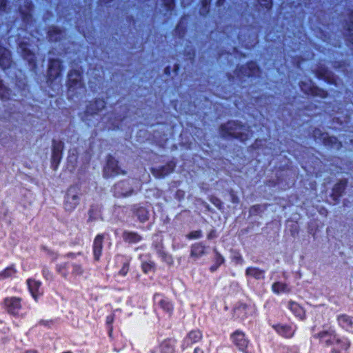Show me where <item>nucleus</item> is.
Here are the masks:
<instances>
[{"label":"nucleus","mask_w":353,"mask_h":353,"mask_svg":"<svg viewBox=\"0 0 353 353\" xmlns=\"http://www.w3.org/2000/svg\"><path fill=\"white\" fill-rule=\"evenodd\" d=\"M219 133L225 139H235L245 143L253 134L250 126L239 120H229L219 126Z\"/></svg>","instance_id":"obj_1"},{"label":"nucleus","mask_w":353,"mask_h":353,"mask_svg":"<svg viewBox=\"0 0 353 353\" xmlns=\"http://www.w3.org/2000/svg\"><path fill=\"white\" fill-rule=\"evenodd\" d=\"M66 88L69 100H74L85 92L86 88L83 72L77 69L70 70L67 76Z\"/></svg>","instance_id":"obj_2"},{"label":"nucleus","mask_w":353,"mask_h":353,"mask_svg":"<svg viewBox=\"0 0 353 353\" xmlns=\"http://www.w3.org/2000/svg\"><path fill=\"white\" fill-rule=\"evenodd\" d=\"M105 106L106 101L104 99H94L88 102L83 112L81 113V119L86 123L88 125H90L92 118L98 116Z\"/></svg>","instance_id":"obj_3"},{"label":"nucleus","mask_w":353,"mask_h":353,"mask_svg":"<svg viewBox=\"0 0 353 353\" xmlns=\"http://www.w3.org/2000/svg\"><path fill=\"white\" fill-rule=\"evenodd\" d=\"M234 74L239 79L241 78H257L261 77L262 69L256 61L253 60L248 61L245 64L238 65L234 70Z\"/></svg>","instance_id":"obj_4"},{"label":"nucleus","mask_w":353,"mask_h":353,"mask_svg":"<svg viewBox=\"0 0 353 353\" xmlns=\"http://www.w3.org/2000/svg\"><path fill=\"white\" fill-rule=\"evenodd\" d=\"M2 306L8 314L14 317L22 316L23 311L25 309L23 299L15 296L4 298Z\"/></svg>","instance_id":"obj_5"},{"label":"nucleus","mask_w":353,"mask_h":353,"mask_svg":"<svg viewBox=\"0 0 353 353\" xmlns=\"http://www.w3.org/2000/svg\"><path fill=\"white\" fill-rule=\"evenodd\" d=\"M312 137L315 141H321L323 145L337 150L343 148V143L335 136H329L327 133L321 131L319 128H314L312 131Z\"/></svg>","instance_id":"obj_6"},{"label":"nucleus","mask_w":353,"mask_h":353,"mask_svg":"<svg viewBox=\"0 0 353 353\" xmlns=\"http://www.w3.org/2000/svg\"><path fill=\"white\" fill-rule=\"evenodd\" d=\"M230 339L239 352L242 353H252L249 350V347L251 345L250 340L243 330L240 329L234 330L230 334Z\"/></svg>","instance_id":"obj_7"},{"label":"nucleus","mask_w":353,"mask_h":353,"mask_svg":"<svg viewBox=\"0 0 353 353\" xmlns=\"http://www.w3.org/2000/svg\"><path fill=\"white\" fill-rule=\"evenodd\" d=\"M299 86L301 90L306 95L314 97H317L321 99H326L329 97L327 90L316 85L311 79L309 80V82L300 81Z\"/></svg>","instance_id":"obj_8"},{"label":"nucleus","mask_w":353,"mask_h":353,"mask_svg":"<svg viewBox=\"0 0 353 353\" xmlns=\"http://www.w3.org/2000/svg\"><path fill=\"white\" fill-rule=\"evenodd\" d=\"M63 70V65L61 59L58 58L49 59L46 76L47 83L48 84H52L61 75Z\"/></svg>","instance_id":"obj_9"},{"label":"nucleus","mask_w":353,"mask_h":353,"mask_svg":"<svg viewBox=\"0 0 353 353\" xmlns=\"http://www.w3.org/2000/svg\"><path fill=\"white\" fill-rule=\"evenodd\" d=\"M79 188L77 185H70L68 188L63 202V207L65 211L71 212L79 204Z\"/></svg>","instance_id":"obj_10"},{"label":"nucleus","mask_w":353,"mask_h":353,"mask_svg":"<svg viewBox=\"0 0 353 353\" xmlns=\"http://www.w3.org/2000/svg\"><path fill=\"white\" fill-rule=\"evenodd\" d=\"M103 174L105 178H110L120 174H125V171L121 170L119 161L112 154H109L106 157V163L103 169Z\"/></svg>","instance_id":"obj_11"},{"label":"nucleus","mask_w":353,"mask_h":353,"mask_svg":"<svg viewBox=\"0 0 353 353\" xmlns=\"http://www.w3.org/2000/svg\"><path fill=\"white\" fill-rule=\"evenodd\" d=\"M19 48L23 59L27 61L30 70L36 72L38 68L37 60L35 53L29 48V43L26 41H20Z\"/></svg>","instance_id":"obj_12"},{"label":"nucleus","mask_w":353,"mask_h":353,"mask_svg":"<svg viewBox=\"0 0 353 353\" xmlns=\"http://www.w3.org/2000/svg\"><path fill=\"white\" fill-rule=\"evenodd\" d=\"M21 3L19 6L18 10L23 23L26 25L31 24L33 19V11L34 5L32 0H20Z\"/></svg>","instance_id":"obj_13"},{"label":"nucleus","mask_w":353,"mask_h":353,"mask_svg":"<svg viewBox=\"0 0 353 353\" xmlns=\"http://www.w3.org/2000/svg\"><path fill=\"white\" fill-rule=\"evenodd\" d=\"M113 196L116 198H123L131 196L134 192L129 179L121 180L116 183L112 188Z\"/></svg>","instance_id":"obj_14"},{"label":"nucleus","mask_w":353,"mask_h":353,"mask_svg":"<svg viewBox=\"0 0 353 353\" xmlns=\"http://www.w3.org/2000/svg\"><path fill=\"white\" fill-rule=\"evenodd\" d=\"M64 150V143L61 140L52 139V154H51V167L54 170H57L63 158Z\"/></svg>","instance_id":"obj_15"},{"label":"nucleus","mask_w":353,"mask_h":353,"mask_svg":"<svg viewBox=\"0 0 353 353\" xmlns=\"http://www.w3.org/2000/svg\"><path fill=\"white\" fill-rule=\"evenodd\" d=\"M147 202L135 203L130 206V212L133 217H136L137 221L144 223L150 219V209Z\"/></svg>","instance_id":"obj_16"},{"label":"nucleus","mask_w":353,"mask_h":353,"mask_svg":"<svg viewBox=\"0 0 353 353\" xmlns=\"http://www.w3.org/2000/svg\"><path fill=\"white\" fill-rule=\"evenodd\" d=\"M203 335L199 329H193L188 332L181 341V349L184 351L203 340Z\"/></svg>","instance_id":"obj_17"},{"label":"nucleus","mask_w":353,"mask_h":353,"mask_svg":"<svg viewBox=\"0 0 353 353\" xmlns=\"http://www.w3.org/2000/svg\"><path fill=\"white\" fill-rule=\"evenodd\" d=\"M153 301L163 312L171 317L174 313V305L172 301L164 294L156 292L153 295Z\"/></svg>","instance_id":"obj_18"},{"label":"nucleus","mask_w":353,"mask_h":353,"mask_svg":"<svg viewBox=\"0 0 353 353\" xmlns=\"http://www.w3.org/2000/svg\"><path fill=\"white\" fill-rule=\"evenodd\" d=\"M269 325L279 336L287 339L293 338L297 330V326L294 324L269 323Z\"/></svg>","instance_id":"obj_19"},{"label":"nucleus","mask_w":353,"mask_h":353,"mask_svg":"<svg viewBox=\"0 0 353 353\" xmlns=\"http://www.w3.org/2000/svg\"><path fill=\"white\" fill-rule=\"evenodd\" d=\"M336 336V331L332 329L321 330L313 335L314 339L319 340V344L326 347H330L335 343Z\"/></svg>","instance_id":"obj_20"},{"label":"nucleus","mask_w":353,"mask_h":353,"mask_svg":"<svg viewBox=\"0 0 353 353\" xmlns=\"http://www.w3.org/2000/svg\"><path fill=\"white\" fill-rule=\"evenodd\" d=\"M348 179L343 178L339 179L334 183L330 195L334 204H336L340 202L341 197L345 193L346 189L348 186Z\"/></svg>","instance_id":"obj_21"},{"label":"nucleus","mask_w":353,"mask_h":353,"mask_svg":"<svg viewBox=\"0 0 353 353\" xmlns=\"http://www.w3.org/2000/svg\"><path fill=\"white\" fill-rule=\"evenodd\" d=\"M253 312L254 307L252 305L239 301L232 310V316L236 319L244 321L251 316Z\"/></svg>","instance_id":"obj_22"},{"label":"nucleus","mask_w":353,"mask_h":353,"mask_svg":"<svg viewBox=\"0 0 353 353\" xmlns=\"http://www.w3.org/2000/svg\"><path fill=\"white\" fill-rule=\"evenodd\" d=\"M177 342L174 337L164 339L158 344L157 350H151L150 353H176Z\"/></svg>","instance_id":"obj_23"},{"label":"nucleus","mask_w":353,"mask_h":353,"mask_svg":"<svg viewBox=\"0 0 353 353\" xmlns=\"http://www.w3.org/2000/svg\"><path fill=\"white\" fill-rule=\"evenodd\" d=\"M314 73L319 80H323L325 83L332 85H337V77L333 72L323 65L318 66Z\"/></svg>","instance_id":"obj_24"},{"label":"nucleus","mask_w":353,"mask_h":353,"mask_svg":"<svg viewBox=\"0 0 353 353\" xmlns=\"http://www.w3.org/2000/svg\"><path fill=\"white\" fill-rule=\"evenodd\" d=\"M314 73L319 80H323L325 83L332 85H337V77L333 72L323 65L318 66Z\"/></svg>","instance_id":"obj_25"},{"label":"nucleus","mask_w":353,"mask_h":353,"mask_svg":"<svg viewBox=\"0 0 353 353\" xmlns=\"http://www.w3.org/2000/svg\"><path fill=\"white\" fill-rule=\"evenodd\" d=\"M176 163V161L172 159L159 168H151L150 171L155 178L163 179L174 171Z\"/></svg>","instance_id":"obj_26"},{"label":"nucleus","mask_w":353,"mask_h":353,"mask_svg":"<svg viewBox=\"0 0 353 353\" xmlns=\"http://www.w3.org/2000/svg\"><path fill=\"white\" fill-rule=\"evenodd\" d=\"M125 118V114H119L114 111H111L108 113L105 125L108 129L117 130L122 125Z\"/></svg>","instance_id":"obj_27"},{"label":"nucleus","mask_w":353,"mask_h":353,"mask_svg":"<svg viewBox=\"0 0 353 353\" xmlns=\"http://www.w3.org/2000/svg\"><path fill=\"white\" fill-rule=\"evenodd\" d=\"M105 234H98L93 240L92 254L94 261H99L103 254Z\"/></svg>","instance_id":"obj_28"},{"label":"nucleus","mask_w":353,"mask_h":353,"mask_svg":"<svg viewBox=\"0 0 353 353\" xmlns=\"http://www.w3.org/2000/svg\"><path fill=\"white\" fill-rule=\"evenodd\" d=\"M28 290L35 301H38L40 296L43 294L41 291V282L34 279L29 278L26 281Z\"/></svg>","instance_id":"obj_29"},{"label":"nucleus","mask_w":353,"mask_h":353,"mask_svg":"<svg viewBox=\"0 0 353 353\" xmlns=\"http://www.w3.org/2000/svg\"><path fill=\"white\" fill-rule=\"evenodd\" d=\"M274 0H255L254 4L256 11L264 15L272 12Z\"/></svg>","instance_id":"obj_30"},{"label":"nucleus","mask_w":353,"mask_h":353,"mask_svg":"<svg viewBox=\"0 0 353 353\" xmlns=\"http://www.w3.org/2000/svg\"><path fill=\"white\" fill-rule=\"evenodd\" d=\"M12 64V59L10 51L0 44V68L3 70L9 69Z\"/></svg>","instance_id":"obj_31"},{"label":"nucleus","mask_w":353,"mask_h":353,"mask_svg":"<svg viewBox=\"0 0 353 353\" xmlns=\"http://www.w3.org/2000/svg\"><path fill=\"white\" fill-rule=\"evenodd\" d=\"M339 326L348 332H353V316L347 314H341L336 316Z\"/></svg>","instance_id":"obj_32"},{"label":"nucleus","mask_w":353,"mask_h":353,"mask_svg":"<svg viewBox=\"0 0 353 353\" xmlns=\"http://www.w3.org/2000/svg\"><path fill=\"white\" fill-rule=\"evenodd\" d=\"M287 307L299 321H304L306 319L305 309L296 301L292 300L289 301L288 302Z\"/></svg>","instance_id":"obj_33"},{"label":"nucleus","mask_w":353,"mask_h":353,"mask_svg":"<svg viewBox=\"0 0 353 353\" xmlns=\"http://www.w3.org/2000/svg\"><path fill=\"white\" fill-rule=\"evenodd\" d=\"M64 30L56 26H50L46 32L47 37L50 41L58 42L63 37Z\"/></svg>","instance_id":"obj_34"},{"label":"nucleus","mask_w":353,"mask_h":353,"mask_svg":"<svg viewBox=\"0 0 353 353\" xmlns=\"http://www.w3.org/2000/svg\"><path fill=\"white\" fill-rule=\"evenodd\" d=\"M123 241L128 244H136L143 241V236L135 231L124 230L122 232Z\"/></svg>","instance_id":"obj_35"},{"label":"nucleus","mask_w":353,"mask_h":353,"mask_svg":"<svg viewBox=\"0 0 353 353\" xmlns=\"http://www.w3.org/2000/svg\"><path fill=\"white\" fill-rule=\"evenodd\" d=\"M265 271L257 267L250 266L245 270L246 276H250L256 280H262L265 279Z\"/></svg>","instance_id":"obj_36"},{"label":"nucleus","mask_w":353,"mask_h":353,"mask_svg":"<svg viewBox=\"0 0 353 353\" xmlns=\"http://www.w3.org/2000/svg\"><path fill=\"white\" fill-rule=\"evenodd\" d=\"M205 245L202 242L193 243L191 245L190 254L192 257L200 258L205 254Z\"/></svg>","instance_id":"obj_37"},{"label":"nucleus","mask_w":353,"mask_h":353,"mask_svg":"<svg viewBox=\"0 0 353 353\" xmlns=\"http://www.w3.org/2000/svg\"><path fill=\"white\" fill-rule=\"evenodd\" d=\"M70 268V263L68 261L57 263L55 266L56 272L64 279H67L69 276V270Z\"/></svg>","instance_id":"obj_38"},{"label":"nucleus","mask_w":353,"mask_h":353,"mask_svg":"<svg viewBox=\"0 0 353 353\" xmlns=\"http://www.w3.org/2000/svg\"><path fill=\"white\" fill-rule=\"evenodd\" d=\"M17 273L15 264L12 263L0 271V280H5L15 277Z\"/></svg>","instance_id":"obj_39"},{"label":"nucleus","mask_w":353,"mask_h":353,"mask_svg":"<svg viewBox=\"0 0 353 353\" xmlns=\"http://www.w3.org/2000/svg\"><path fill=\"white\" fill-rule=\"evenodd\" d=\"M186 15H182L174 30L175 34L180 38H183L185 36L187 30L185 23L184 21L186 20Z\"/></svg>","instance_id":"obj_40"},{"label":"nucleus","mask_w":353,"mask_h":353,"mask_svg":"<svg viewBox=\"0 0 353 353\" xmlns=\"http://www.w3.org/2000/svg\"><path fill=\"white\" fill-rule=\"evenodd\" d=\"M88 213V222L96 221L101 216V207L98 204H92L90 205Z\"/></svg>","instance_id":"obj_41"},{"label":"nucleus","mask_w":353,"mask_h":353,"mask_svg":"<svg viewBox=\"0 0 353 353\" xmlns=\"http://www.w3.org/2000/svg\"><path fill=\"white\" fill-rule=\"evenodd\" d=\"M272 290L274 294H280L289 292L290 290L285 283L276 281L272 285Z\"/></svg>","instance_id":"obj_42"},{"label":"nucleus","mask_w":353,"mask_h":353,"mask_svg":"<svg viewBox=\"0 0 353 353\" xmlns=\"http://www.w3.org/2000/svg\"><path fill=\"white\" fill-rule=\"evenodd\" d=\"M142 272L147 274L156 271V263L152 260L143 261L141 265Z\"/></svg>","instance_id":"obj_43"},{"label":"nucleus","mask_w":353,"mask_h":353,"mask_svg":"<svg viewBox=\"0 0 353 353\" xmlns=\"http://www.w3.org/2000/svg\"><path fill=\"white\" fill-rule=\"evenodd\" d=\"M12 90L6 86L2 79H0V99L2 101H8L10 99Z\"/></svg>","instance_id":"obj_44"},{"label":"nucleus","mask_w":353,"mask_h":353,"mask_svg":"<svg viewBox=\"0 0 353 353\" xmlns=\"http://www.w3.org/2000/svg\"><path fill=\"white\" fill-rule=\"evenodd\" d=\"M70 268H72L71 275L74 277L81 276L84 273V269L80 263H70Z\"/></svg>","instance_id":"obj_45"},{"label":"nucleus","mask_w":353,"mask_h":353,"mask_svg":"<svg viewBox=\"0 0 353 353\" xmlns=\"http://www.w3.org/2000/svg\"><path fill=\"white\" fill-rule=\"evenodd\" d=\"M335 343L340 345L342 350L347 351L351 346V341L347 337L338 338L336 336Z\"/></svg>","instance_id":"obj_46"},{"label":"nucleus","mask_w":353,"mask_h":353,"mask_svg":"<svg viewBox=\"0 0 353 353\" xmlns=\"http://www.w3.org/2000/svg\"><path fill=\"white\" fill-rule=\"evenodd\" d=\"M210 10V0H201L199 14L201 16L206 17Z\"/></svg>","instance_id":"obj_47"},{"label":"nucleus","mask_w":353,"mask_h":353,"mask_svg":"<svg viewBox=\"0 0 353 353\" xmlns=\"http://www.w3.org/2000/svg\"><path fill=\"white\" fill-rule=\"evenodd\" d=\"M345 30L346 31L345 40L349 45L353 47V23H349Z\"/></svg>","instance_id":"obj_48"},{"label":"nucleus","mask_w":353,"mask_h":353,"mask_svg":"<svg viewBox=\"0 0 353 353\" xmlns=\"http://www.w3.org/2000/svg\"><path fill=\"white\" fill-rule=\"evenodd\" d=\"M265 144V140L262 139H256L250 145V149L253 151L258 150L263 148Z\"/></svg>","instance_id":"obj_49"},{"label":"nucleus","mask_w":353,"mask_h":353,"mask_svg":"<svg viewBox=\"0 0 353 353\" xmlns=\"http://www.w3.org/2000/svg\"><path fill=\"white\" fill-rule=\"evenodd\" d=\"M159 255L163 262H165L168 265L173 263V259L172 256L164 251L159 252Z\"/></svg>","instance_id":"obj_50"},{"label":"nucleus","mask_w":353,"mask_h":353,"mask_svg":"<svg viewBox=\"0 0 353 353\" xmlns=\"http://www.w3.org/2000/svg\"><path fill=\"white\" fill-rule=\"evenodd\" d=\"M163 6L167 12H172L175 8V0H162Z\"/></svg>","instance_id":"obj_51"},{"label":"nucleus","mask_w":353,"mask_h":353,"mask_svg":"<svg viewBox=\"0 0 353 353\" xmlns=\"http://www.w3.org/2000/svg\"><path fill=\"white\" fill-rule=\"evenodd\" d=\"M281 353H298L299 348L296 345H283L280 347Z\"/></svg>","instance_id":"obj_52"},{"label":"nucleus","mask_w":353,"mask_h":353,"mask_svg":"<svg viewBox=\"0 0 353 353\" xmlns=\"http://www.w3.org/2000/svg\"><path fill=\"white\" fill-rule=\"evenodd\" d=\"M214 263L221 266L225 263V259L221 253L218 252L216 249H214Z\"/></svg>","instance_id":"obj_53"},{"label":"nucleus","mask_w":353,"mask_h":353,"mask_svg":"<svg viewBox=\"0 0 353 353\" xmlns=\"http://www.w3.org/2000/svg\"><path fill=\"white\" fill-rule=\"evenodd\" d=\"M43 277L47 281H52L53 279V273L46 266H43L41 270Z\"/></svg>","instance_id":"obj_54"},{"label":"nucleus","mask_w":353,"mask_h":353,"mask_svg":"<svg viewBox=\"0 0 353 353\" xmlns=\"http://www.w3.org/2000/svg\"><path fill=\"white\" fill-rule=\"evenodd\" d=\"M202 236V231L201 230L191 231L186 235V238L189 240L198 239Z\"/></svg>","instance_id":"obj_55"},{"label":"nucleus","mask_w":353,"mask_h":353,"mask_svg":"<svg viewBox=\"0 0 353 353\" xmlns=\"http://www.w3.org/2000/svg\"><path fill=\"white\" fill-rule=\"evenodd\" d=\"M210 202L219 210H222L223 208V203L222 201L216 196H212L210 199Z\"/></svg>","instance_id":"obj_56"},{"label":"nucleus","mask_w":353,"mask_h":353,"mask_svg":"<svg viewBox=\"0 0 353 353\" xmlns=\"http://www.w3.org/2000/svg\"><path fill=\"white\" fill-rule=\"evenodd\" d=\"M41 250L45 252L48 255L52 256L54 259H57L58 258V254L48 248L46 245H41Z\"/></svg>","instance_id":"obj_57"},{"label":"nucleus","mask_w":353,"mask_h":353,"mask_svg":"<svg viewBox=\"0 0 353 353\" xmlns=\"http://www.w3.org/2000/svg\"><path fill=\"white\" fill-rule=\"evenodd\" d=\"M54 323L55 322L53 319H50V320L41 319L38 322V325L44 326L48 328H50V327H52V325H54Z\"/></svg>","instance_id":"obj_58"},{"label":"nucleus","mask_w":353,"mask_h":353,"mask_svg":"<svg viewBox=\"0 0 353 353\" xmlns=\"http://www.w3.org/2000/svg\"><path fill=\"white\" fill-rule=\"evenodd\" d=\"M262 207L259 204L252 205L250 208V212L252 215H256L261 212Z\"/></svg>","instance_id":"obj_59"},{"label":"nucleus","mask_w":353,"mask_h":353,"mask_svg":"<svg viewBox=\"0 0 353 353\" xmlns=\"http://www.w3.org/2000/svg\"><path fill=\"white\" fill-rule=\"evenodd\" d=\"M9 0H0V13L6 12L8 10Z\"/></svg>","instance_id":"obj_60"},{"label":"nucleus","mask_w":353,"mask_h":353,"mask_svg":"<svg viewBox=\"0 0 353 353\" xmlns=\"http://www.w3.org/2000/svg\"><path fill=\"white\" fill-rule=\"evenodd\" d=\"M232 261L236 263V264H243L244 263V260H243V256H241V254L240 253H236L235 254L233 257H232Z\"/></svg>","instance_id":"obj_61"},{"label":"nucleus","mask_w":353,"mask_h":353,"mask_svg":"<svg viewBox=\"0 0 353 353\" xmlns=\"http://www.w3.org/2000/svg\"><path fill=\"white\" fill-rule=\"evenodd\" d=\"M114 321V314H111L108 315L105 318V325L108 327H113V323Z\"/></svg>","instance_id":"obj_62"},{"label":"nucleus","mask_w":353,"mask_h":353,"mask_svg":"<svg viewBox=\"0 0 353 353\" xmlns=\"http://www.w3.org/2000/svg\"><path fill=\"white\" fill-rule=\"evenodd\" d=\"M230 199H231V202L234 204H238L240 202V199H239V196L232 190H231V192H230Z\"/></svg>","instance_id":"obj_63"},{"label":"nucleus","mask_w":353,"mask_h":353,"mask_svg":"<svg viewBox=\"0 0 353 353\" xmlns=\"http://www.w3.org/2000/svg\"><path fill=\"white\" fill-rule=\"evenodd\" d=\"M217 237V233L216 230L215 229H212L209 231V232L207 234V239L208 240H212L213 239H215Z\"/></svg>","instance_id":"obj_64"}]
</instances>
